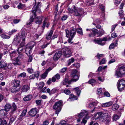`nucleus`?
Returning a JSON list of instances; mask_svg holds the SVG:
<instances>
[{"instance_id":"f257e3e1","label":"nucleus","mask_w":125,"mask_h":125,"mask_svg":"<svg viewBox=\"0 0 125 125\" xmlns=\"http://www.w3.org/2000/svg\"><path fill=\"white\" fill-rule=\"evenodd\" d=\"M41 7V5L40 2L35 3L34 6L33 7L31 11V12L32 14V16L31 17L29 21L31 22H32L33 21L34 19L36 18V13L37 11L38 13H39L41 11V10L40 8Z\"/></svg>"},{"instance_id":"f03ea898","label":"nucleus","mask_w":125,"mask_h":125,"mask_svg":"<svg viewBox=\"0 0 125 125\" xmlns=\"http://www.w3.org/2000/svg\"><path fill=\"white\" fill-rule=\"evenodd\" d=\"M125 75V67L124 65L119 66L115 71V75L117 77H120Z\"/></svg>"},{"instance_id":"7ed1b4c3","label":"nucleus","mask_w":125,"mask_h":125,"mask_svg":"<svg viewBox=\"0 0 125 125\" xmlns=\"http://www.w3.org/2000/svg\"><path fill=\"white\" fill-rule=\"evenodd\" d=\"M62 104V102L59 101L55 102L53 106V108L56 110L55 113L57 114V116L61 110Z\"/></svg>"},{"instance_id":"20e7f679","label":"nucleus","mask_w":125,"mask_h":125,"mask_svg":"<svg viewBox=\"0 0 125 125\" xmlns=\"http://www.w3.org/2000/svg\"><path fill=\"white\" fill-rule=\"evenodd\" d=\"M62 52L63 53L64 55L66 57H70L73 51L68 47H64L62 50Z\"/></svg>"},{"instance_id":"39448f33","label":"nucleus","mask_w":125,"mask_h":125,"mask_svg":"<svg viewBox=\"0 0 125 125\" xmlns=\"http://www.w3.org/2000/svg\"><path fill=\"white\" fill-rule=\"evenodd\" d=\"M107 38L106 37H103V38H99L95 39L93 41L95 43L103 46L105 43V41H107Z\"/></svg>"},{"instance_id":"423d86ee","label":"nucleus","mask_w":125,"mask_h":125,"mask_svg":"<svg viewBox=\"0 0 125 125\" xmlns=\"http://www.w3.org/2000/svg\"><path fill=\"white\" fill-rule=\"evenodd\" d=\"M76 34V30L74 29L71 30L70 32V36L69 39L68 40V42L69 43L71 44L73 42H72V40Z\"/></svg>"},{"instance_id":"0eeeda50","label":"nucleus","mask_w":125,"mask_h":125,"mask_svg":"<svg viewBox=\"0 0 125 125\" xmlns=\"http://www.w3.org/2000/svg\"><path fill=\"white\" fill-rule=\"evenodd\" d=\"M75 15L76 16H81L83 14V11L82 9H75V7L73 6Z\"/></svg>"},{"instance_id":"6e6552de","label":"nucleus","mask_w":125,"mask_h":125,"mask_svg":"<svg viewBox=\"0 0 125 125\" xmlns=\"http://www.w3.org/2000/svg\"><path fill=\"white\" fill-rule=\"evenodd\" d=\"M88 103H89L88 107L90 108H93L97 104L96 101H93L91 99H90L88 101Z\"/></svg>"},{"instance_id":"1a4fd4ad","label":"nucleus","mask_w":125,"mask_h":125,"mask_svg":"<svg viewBox=\"0 0 125 125\" xmlns=\"http://www.w3.org/2000/svg\"><path fill=\"white\" fill-rule=\"evenodd\" d=\"M90 30V33L89 34L88 36L89 37H93L94 36H95L98 33V30L95 29H93Z\"/></svg>"},{"instance_id":"9d476101","label":"nucleus","mask_w":125,"mask_h":125,"mask_svg":"<svg viewBox=\"0 0 125 125\" xmlns=\"http://www.w3.org/2000/svg\"><path fill=\"white\" fill-rule=\"evenodd\" d=\"M62 55V52L59 51L57 52L54 55L53 60L54 61H57L60 57Z\"/></svg>"},{"instance_id":"9b49d317","label":"nucleus","mask_w":125,"mask_h":125,"mask_svg":"<svg viewBox=\"0 0 125 125\" xmlns=\"http://www.w3.org/2000/svg\"><path fill=\"white\" fill-rule=\"evenodd\" d=\"M94 117L96 119H103L104 116H103V114L102 112H98L94 115Z\"/></svg>"},{"instance_id":"f8f14e48","label":"nucleus","mask_w":125,"mask_h":125,"mask_svg":"<svg viewBox=\"0 0 125 125\" xmlns=\"http://www.w3.org/2000/svg\"><path fill=\"white\" fill-rule=\"evenodd\" d=\"M37 113V109L35 108L31 109L29 113V115L32 116H34Z\"/></svg>"},{"instance_id":"ddd939ff","label":"nucleus","mask_w":125,"mask_h":125,"mask_svg":"<svg viewBox=\"0 0 125 125\" xmlns=\"http://www.w3.org/2000/svg\"><path fill=\"white\" fill-rule=\"evenodd\" d=\"M19 57H17L16 58H14V59L13 64L15 66L17 65H21V63L20 61Z\"/></svg>"},{"instance_id":"4468645a","label":"nucleus","mask_w":125,"mask_h":125,"mask_svg":"<svg viewBox=\"0 0 125 125\" xmlns=\"http://www.w3.org/2000/svg\"><path fill=\"white\" fill-rule=\"evenodd\" d=\"M88 114L87 111L85 110H82L81 111L80 114L78 115V116L79 118H82L83 116H86Z\"/></svg>"},{"instance_id":"2eb2a0df","label":"nucleus","mask_w":125,"mask_h":125,"mask_svg":"<svg viewBox=\"0 0 125 125\" xmlns=\"http://www.w3.org/2000/svg\"><path fill=\"white\" fill-rule=\"evenodd\" d=\"M27 112V109H24L21 115L19 116V120L20 121L22 120L23 119V117L25 115Z\"/></svg>"},{"instance_id":"dca6fc26","label":"nucleus","mask_w":125,"mask_h":125,"mask_svg":"<svg viewBox=\"0 0 125 125\" xmlns=\"http://www.w3.org/2000/svg\"><path fill=\"white\" fill-rule=\"evenodd\" d=\"M36 20L35 21V23L37 24H40L42 23V17L40 16L38 17L37 16L36 18H35Z\"/></svg>"},{"instance_id":"f3484780","label":"nucleus","mask_w":125,"mask_h":125,"mask_svg":"<svg viewBox=\"0 0 125 125\" xmlns=\"http://www.w3.org/2000/svg\"><path fill=\"white\" fill-rule=\"evenodd\" d=\"M53 32V31L52 30H51L50 31L48 32L46 35V38L48 40L51 39Z\"/></svg>"},{"instance_id":"a211bd4d","label":"nucleus","mask_w":125,"mask_h":125,"mask_svg":"<svg viewBox=\"0 0 125 125\" xmlns=\"http://www.w3.org/2000/svg\"><path fill=\"white\" fill-rule=\"evenodd\" d=\"M60 78V74L59 73H57L54 76L52 77V82H54L56 80H59Z\"/></svg>"},{"instance_id":"6ab92c4d","label":"nucleus","mask_w":125,"mask_h":125,"mask_svg":"<svg viewBox=\"0 0 125 125\" xmlns=\"http://www.w3.org/2000/svg\"><path fill=\"white\" fill-rule=\"evenodd\" d=\"M39 73L38 71L36 72L34 74H32L29 77L30 79H33L35 77L38 78L39 76Z\"/></svg>"},{"instance_id":"aec40b11","label":"nucleus","mask_w":125,"mask_h":125,"mask_svg":"<svg viewBox=\"0 0 125 125\" xmlns=\"http://www.w3.org/2000/svg\"><path fill=\"white\" fill-rule=\"evenodd\" d=\"M99 8L101 9L102 11V16H101V17L103 19H104L105 15V9L104 7L102 5H101L99 6Z\"/></svg>"},{"instance_id":"412c9836","label":"nucleus","mask_w":125,"mask_h":125,"mask_svg":"<svg viewBox=\"0 0 125 125\" xmlns=\"http://www.w3.org/2000/svg\"><path fill=\"white\" fill-rule=\"evenodd\" d=\"M30 89L29 86L27 85H24L22 87L21 90L23 92H27Z\"/></svg>"},{"instance_id":"4be33fe9","label":"nucleus","mask_w":125,"mask_h":125,"mask_svg":"<svg viewBox=\"0 0 125 125\" xmlns=\"http://www.w3.org/2000/svg\"><path fill=\"white\" fill-rule=\"evenodd\" d=\"M7 65V63L5 61L3 60H1L0 61V68H3L6 67Z\"/></svg>"},{"instance_id":"5701e85b","label":"nucleus","mask_w":125,"mask_h":125,"mask_svg":"<svg viewBox=\"0 0 125 125\" xmlns=\"http://www.w3.org/2000/svg\"><path fill=\"white\" fill-rule=\"evenodd\" d=\"M113 102L112 101H111L103 104H102V106L103 107H108L111 106L113 104Z\"/></svg>"},{"instance_id":"b1692460","label":"nucleus","mask_w":125,"mask_h":125,"mask_svg":"<svg viewBox=\"0 0 125 125\" xmlns=\"http://www.w3.org/2000/svg\"><path fill=\"white\" fill-rule=\"evenodd\" d=\"M117 85L118 90L120 91H122L125 87V86L121 84H120L118 83H117Z\"/></svg>"},{"instance_id":"393cba45","label":"nucleus","mask_w":125,"mask_h":125,"mask_svg":"<svg viewBox=\"0 0 125 125\" xmlns=\"http://www.w3.org/2000/svg\"><path fill=\"white\" fill-rule=\"evenodd\" d=\"M20 81L17 80H15L12 81V83L14 84L13 86L16 87H17L20 85Z\"/></svg>"},{"instance_id":"a878e982","label":"nucleus","mask_w":125,"mask_h":125,"mask_svg":"<svg viewBox=\"0 0 125 125\" xmlns=\"http://www.w3.org/2000/svg\"><path fill=\"white\" fill-rule=\"evenodd\" d=\"M32 97V96L31 94H29L24 97L23 98V100L25 101H27L30 100Z\"/></svg>"},{"instance_id":"bb28decb","label":"nucleus","mask_w":125,"mask_h":125,"mask_svg":"<svg viewBox=\"0 0 125 125\" xmlns=\"http://www.w3.org/2000/svg\"><path fill=\"white\" fill-rule=\"evenodd\" d=\"M7 115V112L4 109H2L0 111V115L4 116Z\"/></svg>"},{"instance_id":"cd10ccee","label":"nucleus","mask_w":125,"mask_h":125,"mask_svg":"<svg viewBox=\"0 0 125 125\" xmlns=\"http://www.w3.org/2000/svg\"><path fill=\"white\" fill-rule=\"evenodd\" d=\"M73 91H75L77 95L79 96L81 92V90L79 89V88L78 87H76L74 88L73 89Z\"/></svg>"},{"instance_id":"c85d7f7f","label":"nucleus","mask_w":125,"mask_h":125,"mask_svg":"<svg viewBox=\"0 0 125 125\" xmlns=\"http://www.w3.org/2000/svg\"><path fill=\"white\" fill-rule=\"evenodd\" d=\"M21 40V37L20 36H18L17 35H15V38L13 40V42H14L15 41H16L18 40V43H19L20 41Z\"/></svg>"},{"instance_id":"c756f323","label":"nucleus","mask_w":125,"mask_h":125,"mask_svg":"<svg viewBox=\"0 0 125 125\" xmlns=\"http://www.w3.org/2000/svg\"><path fill=\"white\" fill-rule=\"evenodd\" d=\"M11 108V105L9 104H6L5 107L4 109L7 112Z\"/></svg>"},{"instance_id":"7c9ffc66","label":"nucleus","mask_w":125,"mask_h":125,"mask_svg":"<svg viewBox=\"0 0 125 125\" xmlns=\"http://www.w3.org/2000/svg\"><path fill=\"white\" fill-rule=\"evenodd\" d=\"M59 91V89L58 87L54 88L51 90L52 94L57 93Z\"/></svg>"},{"instance_id":"2f4dec72","label":"nucleus","mask_w":125,"mask_h":125,"mask_svg":"<svg viewBox=\"0 0 125 125\" xmlns=\"http://www.w3.org/2000/svg\"><path fill=\"white\" fill-rule=\"evenodd\" d=\"M124 12L123 10H120L119 12V16L121 18H123L125 14L124 13Z\"/></svg>"},{"instance_id":"473e14b6","label":"nucleus","mask_w":125,"mask_h":125,"mask_svg":"<svg viewBox=\"0 0 125 125\" xmlns=\"http://www.w3.org/2000/svg\"><path fill=\"white\" fill-rule=\"evenodd\" d=\"M77 98L76 96H75L73 94H71L69 96V99L71 100H77Z\"/></svg>"},{"instance_id":"72a5a7b5","label":"nucleus","mask_w":125,"mask_h":125,"mask_svg":"<svg viewBox=\"0 0 125 125\" xmlns=\"http://www.w3.org/2000/svg\"><path fill=\"white\" fill-rule=\"evenodd\" d=\"M71 76L73 77L72 79H73L72 81L76 82L78 80L79 76L76 75H74L73 76Z\"/></svg>"},{"instance_id":"f704fd0d","label":"nucleus","mask_w":125,"mask_h":125,"mask_svg":"<svg viewBox=\"0 0 125 125\" xmlns=\"http://www.w3.org/2000/svg\"><path fill=\"white\" fill-rule=\"evenodd\" d=\"M27 34L25 32V31H22L21 33V36L22 37H21V39H22L23 41H24L25 40V38Z\"/></svg>"},{"instance_id":"c9c22d12","label":"nucleus","mask_w":125,"mask_h":125,"mask_svg":"<svg viewBox=\"0 0 125 125\" xmlns=\"http://www.w3.org/2000/svg\"><path fill=\"white\" fill-rule=\"evenodd\" d=\"M88 83L93 86L96 83V81L94 79H92L88 81Z\"/></svg>"},{"instance_id":"e433bc0d","label":"nucleus","mask_w":125,"mask_h":125,"mask_svg":"<svg viewBox=\"0 0 125 125\" xmlns=\"http://www.w3.org/2000/svg\"><path fill=\"white\" fill-rule=\"evenodd\" d=\"M94 0H86V4L88 6H89L94 4L93 3Z\"/></svg>"},{"instance_id":"4c0bfd02","label":"nucleus","mask_w":125,"mask_h":125,"mask_svg":"<svg viewBox=\"0 0 125 125\" xmlns=\"http://www.w3.org/2000/svg\"><path fill=\"white\" fill-rule=\"evenodd\" d=\"M35 45V43L33 41L30 42L27 45V47H33Z\"/></svg>"},{"instance_id":"58836bf2","label":"nucleus","mask_w":125,"mask_h":125,"mask_svg":"<svg viewBox=\"0 0 125 125\" xmlns=\"http://www.w3.org/2000/svg\"><path fill=\"white\" fill-rule=\"evenodd\" d=\"M77 32L78 34L82 36L83 35L82 30V28H78L76 29Z\"/></svg>"},{"instance_id":"ea45409f","label":"nucleus","mask_w":125,"mask_h":125,"mask_svg":"<svg viewBox=\"0 0 125 125\" xmlns=\"http://www.w3.org/2000/svg\"><path fill=\"white\" fill-rule=\"evenodd\" d=\"M47 71H45V72L42 74L41 76V77L43 79H44L47 76V75L48 74V73H47Z\"/></svg>"},{"instance_id":"a19ab883","label":"nucleus","mask_w":125,"mask_h":125,"mask_svg":"<svg viewBox=\"0 0 125 125\" xmlns=\"http://www.w3.org/2000/svg\"><path fill=\"white\" fill-rule=\"evenodd\" d=\"M119 108V105L117 104H115L113 106L112 109L114 111L117 110Z\"/></svg>"},{"instance_id":"79ce46f5","label":"nucleus","mask_w":125,"mask_h":125,"mask_svg":"<svg viewBox=\"0 0 125 125\" xmlns=\"http://www.w3.org/2000/svg\"><path fill=\"white\" fill-rule=\"evenodd\" d=\"M48 21V20L46 18H45L43 22V24L42 25V27L43 29L45 28Z\"/></svg>"},{"instance_id":"37998d69","label":"nucleus","mask_w":125,"mask_h":125,"mask_svg":"<svg viewBox=\"0 0 125 125\" xmlns=\"http://www.w3.org/2000/svg\"><path fill=\"white\" fill-rule=\"evenodd\" d=\"M104 33V31L103 30V28H101V29L99 31V34L98 37H100L103 35Z\"/></svg>"},{"instance_id":"c03bdc74","label":"nucleus","mask_w":125,"mask_h":125,"mask_svg":"<svg viewBox=\"0 0 125 125\" xmlns=\"http://www.w3.org/2000/svg\"><path fill=\"white\" fill-rule=\"evenodd\" d=\"M44 83L42 82H40L38 84V88L40 89H42L44 86Z\"/></svg>"},{"instance_id":"a18cd8bd","label":"nucleus","mask_w":125,"mask_h":125,"mask_svg":"<svg viewBox=\"0 0 125 125\" xmlns=\"http://www.w3.org/2000/svg\"><path fill=\"white\" fill-rule=\"evenodd\" d=\"M27 70L29 73L32 74L34 73V70L31 67L28 68Z\"/></svg>"},{"instance_id":"49530a36","label":"nucleus","mask_w":125,"mask_h":125,"mask_svg":"<svg viewBox=\"0 0 125 125\" xmlns=\"http://www.w3.org/2000/svg\"><path fill=\"white\" fill-rule=\"evenodd\" d=\"M74 61V59L73 58H72L71 59H69L67 61L68 64V65H70Z\"/></svg>"},{"instance_id":"de8ad7c7","label":"nucleus","mask_w":125,"mask_h":125,"mask_svg":"<svg viewBox=\"0 0 125 125\" xmlns=\"http://www.w3.org/2000/svg\"><path fill=\"white\" fill-rule=\"evenodd\" d=\"M78 72L77 70L75 69H73V70L71 74V76H73L74 75H76V74Z\"/></svg>"},{"instance_id":"09e8293b","label":"nucleus","mask_w":125,"mask_h":125,"mask_svg":"<svg viewBox=\"0 0 125 125\" xmlns=\"http://www.w3.org/2000/svg\"><path fill=\"white\" fill-rule=\"evenodd\" d=\"M7 122L6 120L3 121L2 119L0 118V125H7Z\"/></svg>"},{"instance_id":"8fccbe9b","label":"nucleus","mask_w":125,"mask_h":125,"mask_svg":"<svg viewBox=\"0 0 125 125\" xmlns=\"http://www.w3.org/2000/svg\"><path fill=\"white\" fill-rule=\"evenodd\" d=\"M17 87H16L14 86H13L11 90V92L12 93H16L17 91Z\"/></svg>"},{"instance_id":"3c124183","label":"nucleus","mask_w":125,"mask_h":125,"mask_svg":"<svg viewBox=\"0 0 125 125\" xmlns=\"http://www.w3.org/2000/svg\"><path fill=\"white\" fill-rule=\"evenodd\" d=\"M63 92L67 95L70 94L71 93L70 91L68 89L64 90Z\"/></svg>"},{"instance_id":"603ef678","label":"nucleus","mask_w":125,"mask_h":125,"mask_svg":"<svg viewBox=\"0 0 125 125\" xmlns=\"http://www.w3.org/2000/svg\"><path fill=\"white\" fill-rule=\"evenodd\" d=\"M32 48L31 47H26L25 51L26 54H27L28 53H29L30 54V50H31Z\"/></svg>"},{"instance_id":"864d4df0","label":"nucleus","mask_w":125,"mask_h":125,"mask_svg":"<svg viewBox=\"0 0 125 125\" xmlns=\"http://www.w3.org/2000/svg\"><path fill=\"white\" fill-rule=\"evenodd\" d=\"M17 30L15 29H13L11 31H10L8 32V34L9 35H11L14 33L16 32Z\"/></svg>"},{"instance_id":"5fc2aeb1","label":"nucleus","mask_w":125,"mask_h":125,"mask_svg":"<svg viewBox=\"0 0 125 125\" xmlns=\"http://www.w3.org/2000/svg\"><path fill=\"white\" fill-rule=\"evenodd\" d=\"M73 66V67H74L77 68H79L80 67V64L79 63H74Z\"/></svg>"},{"instance_id":"6e6d98bb","label":"nucleus","mask_w":125,"mask_h":125,"mask_svg":"<svg viewBox=\"0 0 125 125\" xmlns=\"http://www.w3.org/2000/svg\"><path fill=\"white\" fill-rule=\"evenodd\" d=\"M120 84H121L125 86V80L122 79L119 81L118 82Z\"/></svg>"},{"instance_id":"4d7b16f0","label":"nucleus","mask_w":125,"mask_h":125,"mask_svg":"<svg viewBox=\"0 0 125 125\" xmlns=\"http://www.w3.org/2000/svg\"><path fill=\"white\" fill-rule=\"evenodd\" d=\"M67 83H68L69 84H70L72 82L73 79H71L70 80H69L68 79L66 78H65V79L64 80Z\"/></svg>"},{"instance_id":"13d9d810","label":"nucleus","mask_w":125,"mask_h":125,"mask_svg":"<svg viewBox=\"0 0 125 125\" xmlns=\"http://www.w3.org/2000/svg\"><path fill=\"white\" fill-rule=\"evenodd\" d=\"M26 73L24 72L22 73H20L18 75L19 77H24L26 76Z\"/></svg>"},{"instance_id":"bf43d9fd","label":"nucleus","mask_w":125,"mask_h":125,"mask_svg":"<svg viewBox=\"0 0 125 125\" xmlns=\"http://www.w3.org/2000/svg\"><path fill=\"white\" fill-rule=\"evenodd\" d=\"M17 54L16 52L15 51H13L10 54V55L11 58L15 57Z\"/></svg>"},{"instance_id":"052dcab7","label":"nucleus","mask_w":125,"mask_h":125,"mask_svg":"<svg viewBox=\"0 0 125 125\" xmlns=\"http://www.w3.org/2000/svg\"><path fill=\"white\" fill-rule=\"evenodd\" d=\"M12 107L13 111H15L17 109V106L14 103H13L12 105Z\"/></svg>"},{"instance_id":"680f3d73","label":"nucleus","mask_w":125,"mask_h":125,"mask_svg":"<svg viewBox=\"0 0 125 125\" xmlns=\"http://www.w3.org/2000/svg\"><path fill=\"white\" fill-rule=\"evenodd\" d=\"M12 65L11 63H8V65H7L6 67L7 68L10 70L12 68Z\"/></svg>"},{"instance_id":"e2e57ef3","label":"nucleus","mask_w":125,"mask_h":125,"mask_svg":"<svg viewBox=\"0 0 125 125\" xmlns=\"http://www.w3.org/2000/svg\"><path fill=\"white\" fill-rule=\"evenodd\" d=\"M113 120L116 121L117 120L119 119V117L117 115H114L113 116Z\"/></svg>"},{"instance_id":"0e129e2a","label":"nucleus","mask_w":125,"mask_h":125,"mask_svg":"<svg viewBox=\"0 0 125 125\" xmlns=\"http://www.w3.org/2000/svg\"><path fill=\"white\" fill-rule=\"evenodd\" d=\"M24 7V5L21 3H20L17 6L18 8L20 9H22Z\"/></svg>"},{"instance_id":"69168bd1","label":"nucleus","mask_w":125,"mask_h":125,"mask_svg":"<svg viewBox=\"0 0 125 125\" xmlns=\"http://www.w3.org/2000/svg\"><path fill=\"white\" fill-rule=\"evenodd\" d=\"M0 36L3 39H8L10 38V37L4 34H1Z\"/></svg>"},{"instance_id":"338daca9","label":"nucleus","mask_w":125,"mask_h":125,"mask_svg":"<svg viewBox=\"0 0 125 125\" xmlns=\"http://www.w3.org/2000/svg\"><path fill=\"white\" fill-rule=\"evenodd\" d=\"M117 41H116L115 43H112L110 45L109 47H113V46L114 47L115 46H116L117 45Z\"/></svg>"},{"instance_id":"774afa93","label":"nucleus","mask_w":125,"mask_h":125,"mask_svg":"<svg viewBox=\"0 0 125 125\" xmlns=\"http://www.w3.org/2000/svg\"><path fill=\"white\" fill-rule=\"evenodd\" d=\"M87 122V120L86 119V117H85L83 118L81 122V124H82L83 123L84 124V125H85V124Z\"/></svg>"}]
</instances>
